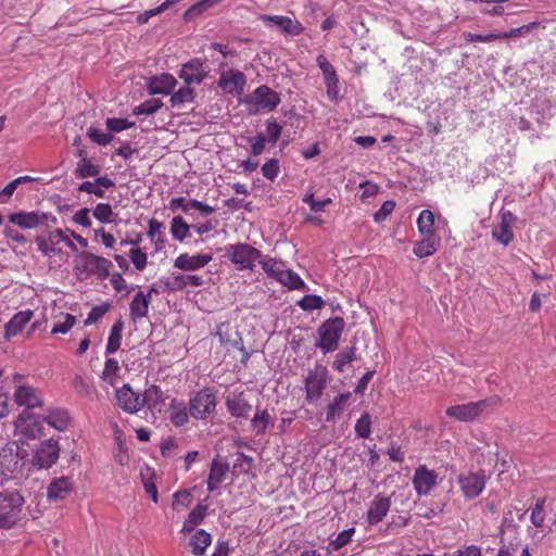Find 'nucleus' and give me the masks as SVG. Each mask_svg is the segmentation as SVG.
I'll return each instance as SVG.
<instances>
[{
    "instance_id": "f257e3e1",
    "label": "nucleus",
    "mask_w": 556,
    "mask_h": 556,
    "mask_svg": "<svg viewBox=\"0 0 556 556\" xmlns=\"http://www.w3.org/2000/svg\"><path fill=\"white\" fill-rule=\"evenodd\" d=\"M25 498L18 490L0 492V529H11L22 519Z\"/></svg>"
},
{
    "instance_id": "f03ea898",
    "label": "nucleus",
    "mask_w": 556,
    "mask_h": 556,
    "mask_svg": "<svg viewBox=\"0 0 556 556\" xmlns=\"http://www.w3.org/2000/svg\"><path fill=\"white\" fill-rule=\"evenodd\" d=\"M227 258L239 271L254 270L256 263L260 262L262 252L248 243H235L225 248Z\"/></svg>"
},
{
    "instance_id": "7ed1b4c3",
    "label": "nucleus",
    "mask_w": 556,
    "mask_h": 556,
    "mask_svg": "<svg viewBox=\"0 0 556 556\" xmlns=\"http://www.w3.org/2000/svg\"><path fill=\"white\" fill-rule=\"evenodd\" d=\"M9 222L22 229L47 228L58 224V218L52 213L42 211L16 212L9 215Z\"/></svg>"
},
{
    "instance_id": "20e7f679",
    "label": "nucleus",
    "mask_w": 556,
    "mask_h": 556,
    "mask_svg": "<svg viewBox=\"0 0 556 556\" xmlns=\"http://www.w3.org/2000/svg\"><path fill=\"white\" fill-rule=\"evenodd\" d=\"M328 369L324 365L317 364L312 368L305 379V399L309 404L317 403L324 394L328 383Z\"/></svg>"
},
{
    "instance_id": "39448f33",
    "label": "nucleus",
    "mask_w": 556,
    "mask_h": 556,
    "mask_svg": "<svg viewBox=\"0 0 556 556\" xmlns=\"http://www.w3.org/2000/svg\"><path fill=\"white\" fill-rule=\"evenodd\" d=\"M14 434L27 440H35L45 434L43 419L41 415L23 410L14 420Z\"/></svg>"
},
{
    "instance_id": "423d86ee",
    "label": "nucleus",
    "mask_w": 556,
    "mask_h": 556,
    "mask_svg": "<svg viewBox=\"0 0 556 556\" xmlns=\"http://www.w3.org/2000/svg\"><path fill=\"white\" fill-rule=\"evenodd\" d=\"M343 328L344 320L341 317H334L323 323L318 329L319 342L317 343V346L325 354L336 351L338 349Z\"/></svg>"
},
{
    "instance_id": "0eeeda50",
    "label": "nucleus",
    "mask_w": 556,
    "mask_h": 556,
    "mask_svg": "<svg viewBox=\"0 0 556 556\" xmlns=\"http://www.w3.org/2000/svg\"><path fill=\"white\" fill-rule=\"evenodd\" d=\"M60 444L52 438L40 442L33 451L31 465L37 469H50L60 457Z\"/></svg>"
},
{
    "instance_id": "6e6552de",
    "label": "nucleus",
    "mask_w": 556,
    "mask_h": 556,
    "mask_svg": "<svg viewBox=\"0 0 556 556\" xmlns=\"http://www.w3.org/2000/svg\"><path fill=\"white\" fill-rule=\"evenodd\" d=\"M254 111H274L280 103V94L266 85H262L249 93L244 101Z\"/></svg>"
},
{
    "instance_id": "1a4fd4ad",
    "label": "nucleus",
    "mask_w": 556,
    "mask_h": 556,
    "mask_svg": "<svg viewBox=\"0 0 556 556\" xmlns=\"http://www.w3.org/2000/svg\"><path fill=\"white\" fill-rule=\"evenodd\" d=\"M216 396L211 389H202L198 391L189 400L190 415L199 420H203L215 412Z\"/></svg>"
},
{
    "instance_id": "9d476101",
    "label": "nucleus",
    "mask_w": 556,
    "mask_h": 556,
    "mask_svg": "<svg viewBox=\"0 0 556 556\" xmlns=\"http://www.w3.org/2000/svg\"><path fill=\"white\" fill-rule=\"evenodd\" d=\"M12 399L20 407L26 410L41 408L45 404L43 393L39 388L28 383H21L14 388Z\"/></svg>"
},
{
    "instance_id": "9b49d317",
    "label": "nucleus",
    "mask_w": 556,
    "mask_h": 556,
    "mask_svg": "<svg viewBox=\"0 0 556 556\" xmlns=\"http://www.w3.org/2000/svg\"><path fill=\"white\" fill-rule=\"evenodd\" d=\"M65 239L66 233L62 229L56 228L38 235L35 238V243L43 256L52 258L61 253V249L58 245Z\"/></svg>"
},
{
    "instance_id": "f8f14e48",
    "label": "nucleus",
    "mask_w": 556,
    "mask_h": 556,
    "mask_svg": "<svg viewBox=\"0 0 556 556\" xmlns=\"http://www.w3.org/2000/svg\"><path fill=\"white\" fill-rule=\"evenodd\" d=\"M486 480L488 477L483 470L469 471L458 477L460 490L466 498L479 496L485 488Z\"/></svg>"
},
{
    "instance_id": "ddd939ff",
    "label": "nucleus",
    "mask_w": 556,
    "mask_h": 556,
    "mask_svg": "<svg viewBox=\"0 0 556 556\" xmlns=\"http://www.w3.org/2000/svg\"><path fill=\"white\" fill-rule=\"evenodd\" d=\"M247 84L245 75L238 70L222 72L217 80V86L226 94L240 96L243 93Z\"/></svg>"
},
{
    "instance_id": "4468645a",
    "label": "nucleus",
    "mask_w": 556,
    "mask_h": 556,
    "mask_svg": "<svg viewBox=\"0 0 556 556\" xmlns=\"http://www.w3.org/2000/svg\"><path fill=\"white\" fill-rule=\"evenodd\" d=\"M210 68L205 61L195 58L185 63L179 72V77L186 85H200L208 75Z\"/></svg>"
},
{
    "instance_id": "2eb2a0df",
    "label": "nucleus",
    "mask_w": 556,
    "mask_h": 556,
    "mask_svg": "<svg viewBox=\"0 0 556 556\" xmlns=\"http://www.w3.org/2000/svg\"><path fill=\"white\" fill-rule=\"evenodd\" d=\"M438 475L434 470L421 465L416 468L413 477V485L419 496L428 495L437 485Z\"/></svg>"
},
{
    "instance_id": "dca6fc26",
    "label": "nucleus",
    "mask_w": 556,
    "mask_h": 556,
    "mask_svg": "<svg viewBox=\"0 0 556 556\" xmlns=\"http://www.w3.org/2000/svg\"><path fill=\"white\" fill-rule=\"evenodd\" d=\"M212 260L210 253H181L174 260V267L184 271H195L204 268Z\"/></svg>"
},
{
    "instance_id": "f3484780",
    "label": "nucleus",
    "mask_w": 556,
    "mask_h": 556,
    "mask_svg": "<svg viewBox=\"0 0 556 556\" xmlns=\"http://www.w3.org/2000/svg\"><path fill=\"white\" fill-rule=\"evenodd\" d=\"M485 406V401L455 405L446 409V415L459 421H471L483 412Z\"/></svg>"
},
{
    "instance_id": "a211bd4d",
    "label": "nucleus",
    "mask_w": 556,
    "mask_h": 556,
    "mask_svg": "<svg viewBox=\"0 0 556 556\" xmlns=\"http://www.w3.org/2000/svg\"><path fill=\"white\" fill-rule=\"evenodd\" d=\"M391 508V498L381 493L377 494L368 505L366 520L369 525H377L383 520Z\"/></svg>"
},
{
    "instance_id": "6ab92c4d",
    "label": "nucleus",
    "mask_w": 556,
    "mask_h": 556,
    "mask_svg": "<svg viewBox=\"0 0 556 556\" xmlns=\"http://www.w3.org/2000/svg\"><path fill=\"white\" fill-rule=\"evenodd\" d=\"M117 403L123 410L129 414L137 413L142 406V396L134 392L128 384L116 391Z\"/></svg>"
},
{
    "instance_id": "aec40b11",
    "label": "nucleus",
    "mask_w": 556,
    "mask_h": 556,
    "mask_svg": "<svg viewBox=\"0 0 556 556\" xmlns=\"http://www.w3.org/2000/svg\"><path fill=\"white\" fill-rule=\"evenodd\" d=\"M268 26L280 28L283 33L290 36H298L303 33L304 27L302 24L288 16L282 15H263L261 17Z\"/></svg>"
},
{
    "instance_id": "412c9836",
    "label": "nucleus",
    "mask_w": 556,
    "mask_h": 556,
    "mask_svg": "<svg viewBox=\"0 0 556 556\" xmlns=\"http://www.w3.org/2000/svg\"><path fill=\"white\" fill-rule=\"evenodd\" d=\"M514 215L509 212L502 215V220L492 229V237L503 245H508L514 239L513 223Z\"/></svg>"
},
{
    "instance_id": "4be33fe9",
    "label": "nucleus",
    "mask_w": 556,
    "mask_h": 556,
    "mask_svg": "<svg viewBox=\"0 0 556 556\" xmlns=\"http://www.w3.org/2000/svg\"><path fill=\"white\" fill-rule=\"evenodd\" d=\"M143 405L152 414H160L165 407V394L159 386L152 384L146 389L142 395Z\"/></svg>"
},
{
    "instance_id": "5701e85b",
    "label": "nucleus",
    "mask_w": 556,
    "mask_h": 556,
    "mask_svg": "<svg viewBox=\"0 0 556 556\" xmlns=\"http://www.w3.org/2000/svg\"><path fill=\"white\" fill-rule=\"evenodd\" d=\"M226 407L229 414L236 418H247L252 409L242 392L228 395Z\"/></svg>"
},
{
    "instance_id": "b1692460",
    "label": "nucleus",
    "mask_w": 556,
    "mask_h": 556,
    "mask_svg": "<svg viewBox=\"0 0 556 556\" xmlns=\"http://www.w3.org/2000/svg\"><path fill=\"white\" fill-rule=\"evenodd\" d=\"M41 416L43 422H47L51 428L58 431H65L71 424V417L67 410L63 408L50 407L46 410L45 415Z\"/></svg>"
},
{
    "instance_id": "393cba45",
    "label": "nucleus",
    "mask_w": 556,
    "mask_h": 556,
    "mask_svg": "<svg viewBox=\"0 0 556 556\" xmlns=\"http://www.w3.org/2000/svg\"><path fill=\"white\" fill-rule=\"evenodd\" d=\"M34 313L30 309L16 313L4 326V338L10 340L16 337L30 321Z\"/></svg>"
},
{
    "instance_id": "a878e982",
    "label": "nucleus",
    "mask_w": 556,
    "mask_h": 556,
    "mask_svg": "<svg viewBox=\"0 0 556 556\" xmlns=\"http://www.w3.org/2000/svg\"><path fill=\"white\" fill-rule=\"evenodd\" d=\"M85 261V266L93 274L99 277H106L110 274V269L113 264L110 260L99 256L92 253H85L81 255Z\"/></svg>"
},
{
    "instance_id": "bb28decb",
    "label": "nucleus",
    "mask_w": 556,
    "mask_h": 556,
    "mask_svg": "<svg viewBox=\"0 0 556 556\" xmlns=\"http://www.w3.org/2000/svg\"><path fill=\"white\" fill-rule=\"evenodd\" d=\"M351 397V392H344L332 399L327 407V422L334 424L337 421L349 405Z\"/></svg>"
},
{
    "instance_id": "cd10ccee",
    "label": "nucleus",
    "mask_w": 556,
    "mask_h": 556,
    "mask_svg": "<svg viewBox=\"0 0 556 556\" xmlns=\"http://www.w3.org/2000/svg\"><path fill=\"white\" fill-rule=\"evenodd\" d=\"M114 181L108 176L98 177L93 181H84L78 186V191L93 194L98 198H103L105 190L112 188Z\"/></svg>"
},
{
    "instance_id": "c85d7f7f",
    "label": "nucleus",
    "mask_w": 556,
    "mask_h": 556,
    "mask_svg": "<svg viewBox=\"0 0 556 556\" xmlns=\"http://www.w3.org/2000/svg\"><path fill=\"white\" fill-rule=\"evenodd\" d=\"M151 301V293L142 291L137 292L129 305V314L132 320L141 319L147 316L149 304Z\"/></svg>"
},
{
    "instance_id": "c756f323",
    "label": "nucleus",
    "mask_w": 556,
    "mask_h": 556,
    "mask_svg": "<svg viewBox=\"0 0 556 556\" xmlns=\"http://www.w3.org/2000/svg\"><path fill=\"white\" fill-rule=\"evenodd\" d=\"M190 412L184 401L173 399L168 407V418L175 427H184L188 424Z\"/></svg>"
},
{
    "instance_id": "7c9ffc66",
    "label": "nucleus",
    "mask_w": 556,
    "mask_h": 556,
    "mask_svg": "<svg viewBox=\"0 0 556 556\" xmlns=\"http://www.w3.org/2000/svg\"><path fill=\"white\" fill-rule=\"evenodd\" d=\"M228 465L220 459H213L207 478V490L213 492L219 488L220 483L225 480L228 472Z\"/></svg>"
},
{
    "instance_id": "2f4dec72",
    "label": "nucleus",
    "mask_w": 556,
    "mask_h": 556,
    "mask_svg": "<svg viewBox=\"0 0 556 556\" xmlns=\"http://www.w3.org/2000/svg\"><path fill=\"white\" fill-rule=\"evenodd\" d=\"M177 85L176 78L170 74H162L150 80V91L153 94H169Z\"/></svg>"
},
{
    "instance_id": "473e14b6",
    "label": "nucleus",
    "mask_w": 556,
    "mask_h": 556,
    "mask_svg": "<svg viewBox=\"0 0 556 556\" xmlns=\"http://www.w3.org/2000/svg\"><path fill=\"white\" fill-rule=\"evenodd\" d=\"M203 283L204 280L199 275L173 274L170 280L166 283V286L170 290H181L187 287H200Z\"/></svg>"
},
{
    "instance_id": "72a5a7b5",
    "label": "nucleus",
    "mask_w": 556,
    "mask_h": 556,
    "mask_svg": "<svg viewBox=\"0 0 556 556\" xmlns=\"http://www.w3.org/2000/svg\"><path fill=\"white\" fill-rule=\"evenodd\" d=\"M422 237L424 239L415 243L413 249L414 254L419 258L433 255L438 251L441 243L440 238H437L435 236Z\"/></svg>"
},
{
    "instance_id": "f704fd0d",
    "label": "nucleus",
    "mask_w": 556,
    "mask_h": 556,
    "mask_svg": "<svg viewBox=\"0 0 556 556\" xmlns=\"http://www.w3.org/2000/svg\"><path fill=\"white\" fill-rule=\"evenodd\" d=\"M519 33L518 28H513L509 31H497L491 33L486 35L481 34H472L470 31H465L463 37L467 42H490L496 39H507L516 36Z\"/></svg>"
},
{
    "instance_id": "c9c22d12",
    "label": "nucleus",
    "mask_w": 556,
    "mask_h": 556,
    "mask_svg": "<svg viewBox=\"0 0 556 556\" xmlns=\"http://www.w3.org/2000/svg\"><path fill=\"white\" fill-rule=\"evenodd\" d=\"M258 264L261 265L264 273L275 280H277L285 268V262L281 260L274 258L269 255L262 254Z\"/></svg>"
},
{
    "instance_id": "e433bc0d",
    "label": "nucleus",
    "mask_w": 556,
    "mask_h": 556,
    "mask_svg": "<svg viewBox=\"0 0 556 556\" xmlns=\"http://www.w3.org/2000/svg\"><path fill=\"white\" fill-rule=\"evenodd\" d=\"M207 513V506L203 504H198L188 515L187 519L185 520L181 532L182 533H189L194 530V528L200 525Z\"/></svg>"
},
{
    "instance_id": "4c0bfd02",
    "label": "nucleus",
    "mask_w": 556,
    "mask_h": 556,
    "mask_svg": "<svg viewBox=\"0 0 556 556\" xmlns=\"http://www.w3.org/2000/svg\"><path fill=\"white\" fill-rule=\"evenodd\" d=\"M72 483L68 478L61 477L52 481L48 486L50 500H63L71 491Z\"/></svg>"
},
{
    "instance_id": "58836bf2",
    "label": "nucleus",
    "mask_w": 556,
    "mask_h": 556,
    "mask_svg": "<svg viewBox=\"0 0 556 556\" xmlns=\"http://www.w3.org/2000/svg\"><path fill=\"white\" fill-rule=\"evenodd\" d=\"M123 330L124 323L123 320L118 319L117 321L114 323L110 330V334L105 346L106 355L114 354L121 348Z\"/></svg>"
},
{
    "instance_id": "ea45409f",
    "label": "nucleus",
    "mask_w": 556,
    "mask_h": 556,
    "mask_svg": "<svg viewBox=\"0 0 556 556\" xmlns=\"http://www.w3.org/2000/svg\"><path fill=\"white\" fill-rule=\"evenodd\" d=\"M271 424L273 418L267 409L257 408L251 419V426L256 435L264 434Z\"/></svg>"
},
{
    "instance_id": "a19ab883",
    "label": "nucleus",
    "mask_w": 556,
    "mask_h": 556,
    "mask_svg": "<svg viewBox=\"0 0 556 556\" xmlns=\"http://www.w3.org/2000/svg\"><path fill=\"white\" fill-rule=\"evenodd\" d=\"M212 539L210 533L200 529L194 532L190 539V546L195 555H203L206 548L211 545Z\"/></svg>"
},
{
    "instance_id": "79ce46f5",
    "label": "nucleus",
    "mask_w": 556,
    "mask_h": 556,
    "mask_svg": "<svg viewBox=\"0 0 556 556\" xmlns=\"http://www.w3.org/2000/svg\"><path fill=\"white\" fill-rule=\"evenodd\" d=\"M416 223L421 236H434V215L430 210H422Z\"/></svg>"
},
{
    "instance_id": "37998d69",
    "label": "nucleus",
    "mask_w": 556,
    "mask_h": 556,
    "mask_svg": "<svg viewBox=\"0 0 556 556\" xmlns=\"http://www.w3.org/2000/svg\"><path fill=\"white\" fill-rule=\"evenodd\" d=\"M92 215L102 224H113L118 217L109 203H98L92 211Z\"/></svg>"
},
{
    "instance_id": "c03bdc74",
    "label": "nucleus",
    "mask_w": 556,
    "mask_h": 556,
    "mask_svg": "<svg viewBox=\"0 0 556 556\" xmlns=\"http://www.w3.org/2000/svg\"><path fill=\"white\" fill-rule=\"evenodd\" d=\"M76 324V317L67 314V313H60L58 316H55V323L52 327L51 333L58 334L67 333Z\"/></svg>"
},
{
    "instance_id": "a18cd8bd",
    "label": "nucleus",
    "mask_w": 556,
    "mask_h": 556,
    "mask_svg": "<svg viewBox=\"0 0 556 556\" xmlns=\"http://www.w3.org/2000/svg\"><path fill=\"white\" fill-rule=\"evenodd\" d=\"M100 166L94 164L90 159H81L76 167L75 175L79 178L97 177L100 174Z\"/></svg>"
},
{
    "instance_id": "49530a36",
    "label": "nucleus",
    "mask_w": 556,
    "mask_h": 556,
    "mask_svg": "<svg viewBox=\"0 0 556 556\" xmlns=\"http://www.w3.org/2000/svg\"><path fill=\"white\" fill-rule=\"evenodd\" d=\"M191 226L188 225L181 216L173 217L170 222V233L175 240L182 242L189 237Z\"/></svg>"
},
{
    "instance_id": "de8ad7c7",
    "label": "nucleus",
    "mask_w": 556,
    "mask_h": 556,
    "mask_svg": "<svg viewBox=\"0 0 556 556\" xmlns=\"http://www.w3.org/2000/svg\"><path fill=\"white\" fill-rule=\"evenodd\" d=\"M277 281L291 290L301 289L304 286V282L301 279V277L295 271L288 269L286 267L282 269Z\"/></svg>"
},
{
    "instance_id": "09e8293b",
    "label": "nucleus",
    "mask_w": 556,
    "mask_h": 556,
    "mask_svg": "<svg viewBox=\"0 0 556 556\" xmlns=\"http://www.w3.org/2000/svg\"><path fill=\"white\" fill-rule=\"evenodd\" d=\"M194 100V90L188 85L179 88L170 97V103L174 108H179L186 103H191Z\"/></svg>"
},
{
    "instance_id": "8fccbe9b",
    "label": "nucleus",
    "mask_w": 556,
    "mask_h": 556,
    "mask_svg": "<svg viewBox=\"0 0 556 556\" xmlns=\"http://www.w3.org/2000/svg\"><path fill=\"white\" fill-rule=\"evenodd\" d=\"M119 370L117 359L113 357L106 358L101 378L109 384L114 386L118 378Z\"/></svg>"
},
{
    "instance_id": "3c124183",
    "label": "nucleus",
    "mask_w": 556,
    "mask_h": 556,
    "mask_svg": "<svg viewBox=\"0 0 556 556\" xmlns=\"http://www.w3.org/2000/svg\"><path fill=\"white\" fill-rule=\"evenodd\" d=\"M355 533V528H349L346 530L341 531L336 539L331 540L328 545L329 552H337L343 546H345L348 543L351 542L352 536Z\"/></svg>"
},
{
    "instance_id": "603ef678",
    "label": "nucleus",
    "mask_w": 556,
    "mask_h": 556,
    "mask_svg": "<svg viewBox=\"0 0 556 556\" xmlns=\"http://www.w3.org/2000/svg\"><path fill=\"white\" fill-rule=\"evenodd\" d=\"M87 136L90 140L99 146H108L113 140V135L111 132H104L98 127L90 126L87 129Z\"/></svg>"
},
{
    "instance_id": "864d4df0",
    "label": "nucleus",
    "mask_w": 556,
    "mask_h": 556,
    "mask_svg": "<svg viewBox=\"0 0 556 556\" xmlns=\"http://www.w3.org/2000/svg\"><path fill=\"white\" fill-rule=\"evenodd\" d=\"M192 502V494L190 490H179L174 494L172 503L173 509L181 511L187 508Z\"/></svg>"
},
{
    "instance_id": "5fc2aeb1",
    "label": "nucleus",
    "mask_w": 556,
    "mask_h": 556,
    "mask_svg": "<svg viewBox=\"0 0 556 556\" xmlns=\"http://www.w3.org/2000/svg\"><path fill=\"white\" fill-rule=\"evenodd\" d=\"M371 417L368 413L363 414L355 424V433L358 438L366 439L371 432Z\"/></svg>"
},
{
    "instance_id": "6e6d98bb",
    "label": "nucleus",
    "mask_w": 556,
    "mask_h": 556,
    "mask_svg": "<svg viewBox=\"0 0 556 556\" xmlns=\"http://www.w3.org/2000/svg\"><path fill=\"white\" fill-rule=\"evenodd\" d=\"M128 256L137 270L142 271L147 267L148 255L140 248H131Z\"/></svg>"
},
{
    "instance_id": "4d7b16f0",
    "label": "nucleus",
    "mask_w": 556,
    "mask_h": 556,
    "mask_svg": "<svg viewBox=\"0 0 556 556\" xmlns=\"http://www.w3.org/2000/svg\"><path fill=\"white\" fill-rule=\"evenodd\" d=\"M354 357V349H345L337 354L336 361L333 362L332 367L339 371L343 372L345 370L346 365H349Z\"/></svg>"
},
{
    "instance_id": "13d9d810",
    "label": "nucleus",
    "mask_w": 556,
    "mask_h": 556,
    "mask_svg": "<svg viewBox=\"0 0 556 556\" xmlns=\"http://www.w3.org/2000/svg\"><path fill=\"white\" fill-rule=\"evenodd\" d=\"M105 125H106L108 130L111 134H113V132H121L123 130L129 129L135 125V123L128 121L127 118L114 117V118H108L105 121Z\"/></svg>"
},
{
    "instance_id": "bf43d9fd",
    "label": "nucleus",
    "mask_w": 556,
    "mask_h": 556,
    "mask_svg": "<svg viewBox=\"0 0 556 556\" xmlns=\"http://www.w3.org/2000/svg\"><path fill=\"white\" fill-rule=\"evenodd\" d=\"M544 504L545 500L539 498L531 510L530 520L531 523L536 528L542 527L544 522Z\"/></svg>"
},
{
    "instance_id": "052dcab7",
    "label": "nucleus",
    "mask_w": 556,
    "mask_h": 556,
    "mask_svg": "<svg viewBox=\"0 0 556 556\" xmlns=\"http://www.w3.org/2000/svg\"><path fill=\"white\" fill-rule=\"evenodd\" d=\"M162 106V102L159 99H151L142 102L140 105L136 106L134 113L137 115L146 114L151 115L155 113Z\"/></svg>"
},
{
    "instance_id": "680f3d73",
    "label": "nucleus",
    "mask_w": 556,
    "mask_h": 556,
    "mask_svg": "<svg viewBox=\"0 0 556 556\" xmlns=\"http://www.w3.org/2000/svg\"><path fill=\"white\" fill-rule=\"evenodd\" d=\"M324 305V300L318 295H305L300 302L299 306L304 311L319 309Z\"/></svg>"
},
{
    "instance_id": "e2e57ef3",
    "label": "nucleus",
    "mask_w": 556,
    "mask_h": 556,
    "mask_svg": "<svg viewBox=\"0 0 556 556\" xmlns=\"http://www.w3.org/2000/svg\"><path fill=\"white\" fill-rule=\"evenodd\" d=\"M395 202L387 200L382 203L381 207L374 214V220L377 224L383 223L393 212Z\"/></svg>"
},
{
    "instance_id": "0e129e2a",
    "label": "nucleus",
    "mask_w": 556,
    "mask_h": 556,
    "mask_svg": "<svg viewBox=\"0 0 556 556\" xmlns=\"http://www.w3.org/2000/svg\"><path fill=\"white\" fill-rule=\"evenodd\" d=\"M281 126L277 123L275 118L268 119L266 123L267 141L275 144L281 135Z\"/></svg>"
},
{
    "instance_id": "69168bd1",
    "label": "nucleus",
    "mask_w": 556,
    "mask_h": 556,
    "mask_svg": "<svg viewBox=\"0 0 556 556\" xmlns=\"http://www.w3.org/2000/svg\"><path fill=\"white\" fill-rule=\"evenodd\" d=\"M248 141L251 146V152L253 155L262 154L265 150L266 143L268 142L264 134H257L254 137H250Z\"/></svg>"
},
{
    "instance_id": "338daca9",
    "label": "nucleus",
    "mask_w": 556,
    "mask_h": 556,
    "mask_svg": "<svg viewBox=\"0 0 556 556\" xmlns=\"http://www.w3.org/2000/svg\"><path fill=\"white\" fill-rule=\"evenodd\" d=\"M279 170V161L277 159H270L262 166L263 176L269 180H275Z\"/></svg>"
},
{
    "instance_id": "774afa93",
    "label": "nucleus",
    "mask_w": 556,
    "mask_h": 556,
    "mask_svg": "<svg viewBox=\"0 0 556 556\" xmlns=\"http://www.w3.org/2000/svg\"><path fill=\"white\" fill-rule=\"evenodd\" d=\"M326 85L327 98L336 102L339 98V78L338 75L324 79Z\"/></svg>"
}]
</instances>
